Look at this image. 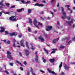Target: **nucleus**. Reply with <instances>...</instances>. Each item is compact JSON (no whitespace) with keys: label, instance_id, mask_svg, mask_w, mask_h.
<instances>
[{"label":"nucleus","instance_id":"1","mask_svg":"<svg viewBox=\"0 0 75 75\" xmlns=\"http://www.w3.org/2000/svg\"><path fill=\"white\" fill-rule=\"evenodd\" d=\"M61 8L62 10V13L64 15V16H63L62 17V19L64 20L65 18H66V14L65 13V12H64V7H62Z\"/></svg>","mask_w":75,"mask_h":75},{"label":"nucleus","instance_id":"2","mask_svg":"<svg viewBox=\"0 0 75 75\" xmlns=\"http://www.w3.org/2000/svg\"><path fill=\"white\" fill-rule=\"evenodd\" d=\"M15 17V16H12L11 17H10L9 18V19L11 21H17L18 19L16 18H14Z\"/></svg>","mask_w":75,"mask_h":75},{"label":"nucleus","instance_id":"3","mask_svg":"<svg viewBox=\"0 0 75 75\" xmlns=\"http://www.w3.org/2000/svg\"><path fill=\"white\" fill-rule=\"evenodd\" d=\"M46 30L47 31H49L50 30H52V26H47L46 27Z\"/></svg>","mask_w":75,"mask_h":75},{"label":"nucleus","instance_id":"4","mask_svg":"<svg viewBox=\"0 0 75 75\" xmlns=\"http://www.w3.org/2000/svg\"><path fill=\"white\" fill-rule=\"evenodd\" d=\"M37 53L38 52H35V54L36 55V58H35V61L37 63H38V55H37Z\"/></svg>","mask_w":75,"mask_h":75},{"label":"nucleus","instance_id":"5","mask_svg":"<svg viewBox=\"0 0 75 75\" xmlns=\"http://www.w3.org/2000/svg\"><path fill=\"white\" fill-rule=\"evenodd\" d=\"M33 22L34 23V24L35 26V27H37L38 28H39V29H40V28H39V27H38V25H37V21L35 19H34Z\"/></svg>","mask_w":75,"mask_h":75},{"label":"nucleus","instance_id":"6","mask_svg":"<svg viewBox=\"0 0 75 75\" xmlns=\"http://www.w3.org/2000/svg\"><path fill=\"white\" fill-rule=\"evenodd\" d=\"M10 36L11 37H13L14 36V35H15V36H16L17 35V33H16L15 32H13L12 33H9Z\"/></svg>","mask_w":75,"mask_h":75},{"label":"nucleus","instance_id":"7","mask_svg":"<svg viewBox=\"0 0 75 75\" xmlns=\"http://www.w3.org/2000/svg\"><path fill=\"white\" fill-rule=\"evenodd\" d=\"M35 6H38V7H43V6H44V5L42 4H39L38 3H37L35 4Z\"/></svg>","mask_w":75,"mask_h":75},{"label":"nucleus","instance_id":"8","mask_svg":"<svg viewBox=\"0 0 75 75\" xmlns=\"http://www.w3.org/2000/svg\"><path fill=\"white\" fill-rule=\"evenodd\" d=\"M7 57L8 58V59H10L11 60H13V57L11 55H8V56H7Z\"/></svg>","mask_w":75,"mask_h":75},{"label":"nucleus","instance_id":"9","mask_svg":"<svg viewBox=\"0 0 75 75\" xmlns=\"http://www.w3.org/2000/svg\"><path fill=\"white\" fill-rule=\"evenodd\" d=\"M1 29L2 30H0V32L1 33H3V32H4V31H5V29H4V27H0Z\"/></svg>","mask_w":75,"mask_h":75},{"label":"nucleus","instance_id":"10","mask_svg":"<svg viewBox=\"0 0 75 75\" xmlns=\"http://www.w3.org/2000/svg\"><path fill=\"white\" fill-rule=\"evenodd\" d=\"M20 42L21 44V46L23 47H25V46L24 45V41H23V40L21 41Z\"/></svg>","mask_w":75,"mask_h":75},{"label":"nucleus","instance_id":"11","mask_svg":"<svg viewBox=\"0 0 75 75\" xmlns=\"http://www.w3.org/2000/svg\"><path fill=\"white\" fill-rule=\"evenodd\" d=\"M57 50V48H56V49H52V50L53 51H52L51 52V54H54V53H55V52L56 51H56V50Z\"/></svg>","mask_w":75,"mask_h":75},{"label":"nucleus","instance_id":"12","mask_svg":"<svg viewBox=\"0 0 75 75\" xmlns=\"http://www.w3.org/2000/svg\"><path fill=\"white\" fill-rule=\"evenodd\" d=\"M39 40H40L41 42H44V38H42L41 36L39 37Z\"/></svg>","mask_w":75,"mask_h":75},{"label":"nucleus","instance_id":"13","mask_svg":"<svg viewBox=\"0 0 75 75\" xmlns=\"http://www.w3.org/2000/svg\"><path fill=\"white\" fill-rule=\"evenodd\" d=\"M64 68L66 70H69V67L68 66V65H67V64L65 65Z\"/></svg>","mask_w":75,"mask_h":75},{"label":"nucleus","instance_id":"14","mask_svg":"<svg viewBox=\"0 0 75 75\" xmlns=\"http://www.w3.org/2000/svg\"><path fill=\"white\" fill-rule=\"evenodd\" d=\"M25 52L26 56L27 57H28V55H29V54H28V52H29V51H28V50H25Z\"/></svg>","mask_w":75,"mask_h":75},{"label":"nucleus","instance_id":"15","mask_svg":"<svg viewBox=\"0 0 75 75\" xmlns=\"http://www.w3.org/2000/svg\"><path fill=\"white\" fill-rule=\"evenodd\" d=\"M73 22V21H71L69 22L67 21L66 22V23H68V24H69V25H70V26H71V23H72Z\"/></svg>","mask_w":75,"mask_h":75},{"label":"nucleus","instance_id":"16","mask_svg":"<svg viewBox=\"0 0 75 75\" xmlns=\"http://www.w3.org/2000/svg\"><path fill=\"white\" fill-rule=\"evenodd\" d=\"M49 61H50V62L53 63V62H54V61H55V59H50Z\"/></svg>","mask_w":75,"mask_h":75},{"label":"nucleus","instance_id":"17","mask_svg":"<svg viewBox=\"0 0 75 75\" xmlns=\"http://www.w3.org/2000/svg\"><path fill=\"white\" fill-rule=\"evenodd\" d=\"M23 10H24V8H21V9H19L17 10V11H18V12L19 13L20 12H21V11H23Z\"/></svg>","mask_w":75,"mask_h":75},{"label":"nucleus","instance_id":"18","mask_svg":"<svg viewBox=\"0 0 75 75\" xmlns=\"http://www.w3.org/2000/svg\"><path fill=\"white\" fill-rule=\"evenodd\" d=\"M65 7H67V10H70V8H69V7H70V6L69 5H65Z\"/></svg>","mask_w":75,"mask_h":75},{"label":"nucleus","instance_id":"19","mask_svg":"<svg viewBox=\"0 0 75 75\" xmlns=\"http://www.w3.org/2000/svg\"><path fill=\"white\" fill-rule=\"evenodd\" d=\"M28 42H26L25 44L26 45V47H27L29 50H30V47L28 46Z\"/></svg>","mask_w":75,"mask_h":75},{"label":"nucleus","instance_id":"20","mask_svg":"<svg viewBox=\"0 0 75 75\" xmlns=\"http://www.w3.org/2000/svg\"><path fill=\"white\" fill-rule=\"evenodd\" d=\"M44 51H45V52L47 54H48V50L45 49V48H44Z\"/></svg>","mask_w":75,"mask_h":75},{"label":"nucleus","instance_id":"21","mask_svg":"<svg viewBox=\"0 0 75 75\" xmlns=\"http://www.w3.org/2000/svg\"><path fill=\"white\" fill-rule=\"evenodd\" d=\"M32 11V10L31 9H28V14H30L31 13V11Z\"/></svg>","mask_w":75,"mask_h":75},{"label":"nucleus","instance_id":"22","mask_svg":"<svg viewBox=\"0 0 75 75\" xmlns=\"http://www.w3.org/2000/svg\"><path fill=\"white\" fill-rule=\"evenodd\" d=\"M42 59L43 60V62H44V63H45V62H46V60L44 59V57H42Z\"/></svg>","mask_w":75,"mask_h":75},{"label":"nucleus","instance_id":"23","mask_svg":"<svg viewBox=\"0 0 75 75\" xmlns=\"http://www.w3.org/2000/svg\"><path fill=\"white\" fill-rule=\"evenodd\" d=\"M16 62L17 64H20V65H21V66H22V64H21V63H20V62L18 61H16Z\"/></svg>","mask_w":75,"mask_h":75},{"label":"nucleus","instance_id":"24","mask_svg":"<svg viewBox=\"0 0 75 75\" xmlns=\"http://www.w3.org/2000/svg\"><path fill=\"white\" fill-rule=\"evenodd\" d=\"M28 31L29 32H31V29L29 27H28Z\"/></svg>","mask_w":75,"mask_h":75},{"label":"nucleus","instance_id":"25","mask_svg":"<svg viewBox=\"0 0 75 75\" xmlns=\"http://www.w3.org/2000/svg\"><path fill=\"white\" fill-rule=\"evenodd\" d=\"M53 43H56L57 42V40L54 39L52 41Z\"/></svg>","mask_w":75,"mask_h":75},{"label":"nucleus","instance_id":"26","mask_svg":"<svg viewBox=\"0 0 75 75\" xmlns=\"http://www.w3.org/2000/svg\"><path fill=\"white\" fill-rule=\"evenodd\" d=\"M71 40H70L69 41H67V45H69L70 43H71Z\"/></svg>","mask_w":75,"mask_h":75},{"label":"nucleus","instance_id":"27","mask_svg":"<svg viewBox=\"0 0 75 75\" xmlns=\"http://www.w3.org/2000/svg\"><path fill=\"white\" fill-rule=\"evenodd\" d=\"M29 23L30 24H31L32 23V21L31 19L30 18H29Z\"/></svg>","mask_w":75,"mask_h":75},{"label":"nucleus","instance_id":"28","mask_svg":"<svg viewBox=\"0 0 75 75\" xmlns=\"http://www.w3.org/2000/svg\"><path fill=\"white\" fill-rule=\"evenodd\" d=\"M7 56H8V55H10L11 54V53L9 51H7Z\"/></svg>","mask_w":75,"mask_h":75},{"label":"nucleus","instance_id":"29","mask_svg":"<svg viewBox=\"0 0 75 75\" xmlns=\"http://www.w3.org/2000/svg\"><path fill=\"white\" fill-rule=\"evenodd\" d=\"M60 48H65V46L62 45H61L60 46Z\"/></svg>","mask_w":75,"mask_h":75},{"label":"nucleus","instance_id":"30","mask_svg":"<svg viewBox=\"0 0 75 75\" xmlns=\"http://www.w3.org/2000/svg\"><path fill=\"white\" fill-rule=\"evenodd\" d=\"M62 62H61L59 65V68H61V67L62 66Z\"/></svg>","mask_w":75,"mask_h":75},{"label":"nucleus","instance_id":"31","mask_svg":"<svg viewBox=\"0 0 75 75\" xmlns=\"http://www.w3.org/2000/svg\"><path fill=\"white\" fill-rule=\"evenodd\" d=\"M38 25H40L41 26H42V23H40V22H38Z\"/></svg>","mask_w":75,"mask_h":75},{"label":"nucleus","instance_id":"32","mask_svg":"<svg viewBox=\"0 0 75 75\" xmlns=\"http://www.w3.org/2000/svg\"><path fill=\"white\" fill-rule=\"evenodd\" d=\"M4 72H5V73H6V74H9L7 70H5V71H4Z\"/></svg>","mask_w":75,"mask_h":75},{"label":"nucleus","instance_id":"33","mask_svg":"<svg viewBox=\"0 0 75 75\" xmlns=\"http://www.w3.org/2000/svg\"><path fill=\"white\" fill-rule=\"evenodd\" d=\"M52 74H53V75H57V74H56L54 71L52 72Z\"/></svg>","mask_w":75,"mask_h":75},{"label":"nucleus","instance_id":"34","mask_svg":"<svg viewBox=\"0 0 75 75\" xmlns=\"http://www.w3.org/2000/svg\"><path fill=\"white\" fill-rule=\"evenodd\" d=\"M0 5L1 6H4V5L3 4V3H2V2H0Z\"/></svg>","mask_w":75,"mask_h":75},{"label":"nucleus","instance_id":"35","mask_svg":"<svg viewBox=\"0 0 75 75\" xmlns=\"http://www.w3.org/2000/svg\"><path fill=\"white\" fill-rule=\"evenodd\" d=\"M6 44H10V41L8 40L6 42Z\"/></svg>","mask_w":75,"mask_h":75},{"label":"nucleus","instance_id":"36","mask_svg":"<svg viewBox=\"0 0 75 75\" xmlns=\"http://www.w3.org/2000/svg\"><path fill=\"white\" fill-rule=\"evenodd\" d=\"M13 45L14 47H15L16 46V43L15 42H13Z\"/></svg>","mask_w":75,"mask_h":75},{"label":"nucleus","instance_id":"37","mask_svg":"<svg viewBox=\"0 0 75 75\" xmlns=\"http://www.w3.org/2000/svg\"><path fill=\"white\" fill-rule=\"evenodd\" d=\"M10 65L11 66H13V65H14V64L13 63H10Z\"/></svg>","mask_w":75,"mask_h":75},{"label":"nucleus","instance_id":"38","mask_svg":"<svg viewBox=\"0 0 75 75\" xmlns=\"http://www.w3.org/2000/svg\"><path fill=\"white\" fill-rule=\"evenodd\" d=\"M15 8V6H11V8Z\"/></svg>","mask_w":75,"mask_h":75},{"label":"nucleus","instance_id":"39","mask_svg":"<svg viewBox=\"0 0 75 75\" xmlns=\"http://www.w3.org/2000/svg\"><path fill=\"white\" fill-rule=\"evenodd\" d=\"M48 71L49 73H51L52 74V72H54V71H52L51 70H48Z\"/></svg>","mask_w":75,"mask_h":75},{"label":"nucleus","instance_id":"40","mask_svg":"<svg viewBox=\"0 0 75 75\" xmlns=\"http://www.w3.org/2000/svg\"><path fill=\"white\" fill-rule=\"evenodd\" d=\"M65 75V73H64V72H62L61 74L60 75Z\"/></svg>","mask_w":75,"mask_h":75},{"label":"nucleus","instance_id":"41","mask_svg":"<svg viewBox=\"0 0 75 75\" xmlns=\"http://www.w3.org/2000/svg\"><path fill=\"white\" fill-rule=\"evenodd\" d=\"M5 35H7V34H8V32H7V31H5Z\"/></svg>","mask_w":75,"mask_h":75},{"label":"nucleus","instance_id":"42","mask_svg":"<svg viewBox=\"0 0 75 75\" xmlns=\"http://www.w3.org/2000/svg\"><path fill=\"white\" fill-rule=\"evenodd\" d=\"M1 41H3L4 42H6V41H7V40H1Z\"/></svg>","mask_w":75,"mask_h":75},{"label":"nucleus","instance_id":"43","mask_svg":"<svg viewBox=\"0 0 75 75\" xmlns=\"http://www.w3.org/2000/svg\"><path fill=\"white\" fill-rule=\"evenodd\" d=\"M67 20H69L71 19V18H70V17H67Z\"/></svg>","mask_w":75,"mask_h":75},{"label":"nucleus","instance_id":"44","mask_svg":"<svg viewBox=\"0 0 75 75\" xmlns=\"http://www.w3.org/2000/svg\"><path fill=\"white\" fill-rule=\"evenodd\" d=\"M57 7H59V2H58L57 3Z\"/></svg>","mask_w":75,"mask_h":75},{"label":"nucleus","instance_id":"45","mask_svg":"<svg viewBox=\"0 0 75 75\" xmlns=\"http://www.w3.org/2000/svg\"><path fill=\"white\" fill-rule=\"evenodd\" d=\"M27 75H30V71H28V72L27 73Z\"/></svg>","mask_w":75,"mask_h":75},{"label":"nucleus","instance_id":"46","mask_svg":"<svg viewBox=\"0 0 75 75\" xmlns=\"http://www.w3.org/2000/svg\"><path fill=\"white\" fill-rule=\"evenodd\" d=\"M44 12H41L40 13V14H44Z\"/></svg>","mask_w":75,"mask_h":75},{"label":"nucleus","instance_id":"47","mask_svg":"<svg viewBox=\"0 0 75 75\" xmlns=\"http://www.w3.org/2000/svg\"><path fill=\"white\" fill-rule=\"evenodd\" d=\"M73 41H75V36L72 38Z\"/></svg>","mask_w":75,"mask_h":75},{"label":"nucleus","instance_id":"48","mask_svg":"<svg viewBox=\"0 0 75 75\" xmlns=\"http://www.w3.org/2000/svg\"><path fill=\"white\" fill-rule=\"evenodd\" d=\"M19 54L20 56L22 57V54H21V53L19 52Z\"/></svg>","mask_w":75,"mask_h":75},{"label":"nucleus","instance_id":"49","mask_svg":"<svg viewBox=\"0 0 75 75\" xmlns=\"http://www.w3.org/2000/svg\"><path fill=\"white\" fill-rule=\"evenodd\" d=\"M20 69L21 71H23V68L22 67H20Z\"/></svg>","mask_w":75,"mask_h":75},{"label":"nucleus","instance_id":"50","mask_svg":"<svg viewBox=\"0 0 75 75\" xmlns=\"http://www.w3.org/2000/svg\"><path fill=\"white\" fill-rule=\"evenodd\" d=\"M4 13L5 14H9L10 13V12H7Z\"/></svg>","mask_w":75,"mask_h":75},{"label":"nucleus","instance_id":"51","mask_svg":"<svg viewBox=\"0 0 75 75\" xmlns=\"http://www.w3.org/2000/svg\"><path fill=\"white\" fill-rule=\"evenodd\" d=\"M31 69L30 70V71L31 72H33V69H32V67H31Z\"/></svg>","mask_w":75,"mask_h":75},{"label":"nucleus","instance_id":"52","mask_svg":"<svg viewBox=\"0 0 75 75\" xmlns=\"http://www.w3.org/2000/svg\"><path fill=\"white\" fill-rule=\"evenodd\" d=\"M2 13H3V12H2V11H1L0 13V16H2Z\"/></svg>","mask_w":75,"mask_h":75},{"label":"nucleus","instance_id":"53","mask_svg":"<svg viewBox=\"0 0 75 75\" xmlns=\"http://www.w3.org/2000/svg\"><path fill=\"white\" fill-rule=\"evenodd\" d=\"M9 5H10V4H9V3L6 4V6L7 7H8V6H9Z\"/></svg>","mask_w":75,"mask_h":75},{"label":"nucleus","instance_id":"54","mask_svg":"<svg viewBox=\"0 0 75 75\" xmlns=\"http://www.w3.org/2000/svg\"><path fill=\"white\" fill-rule=\"evenodd\" d=\"M23 64L25 65H27V63L26 62H24Z\"/></svg>","mask_w":75,"mask_h":75},{"label":"nucleus","instance_id":"55","mask_svg":"<svg viewBox=\"0 0 75 75\" xmlns=\"http://www.w3.org/2000/svg\"><path fill=\"white\" fill-rule=\"evenodd\" d=\"M42 3H46V2L45 1L43 0L42 2Z\"/></svg>","mask_w":75,"mask_h":75},{"label":"nucleus","instance_id":"56","mask_svg":"<svg viewBox=\"0 0 75 75\" xmlns=\"http://www.w3.org/2000/svg\"><path fill=\"white\" fill-rule=\"evenodd\" d=\"M40 72H42V73H45V71L42 70H40Z\"/></svg>","mask_w":75,"mask_h":75},{"label":"nucleus","instance_id":"57","mask_svg":"<svg viewBox=\"0 0 75 75\" xmlns=\"http://www.w3.org/2000/svg\"><path fill=\"white\" fill-rule=\"evenodd\" d=\"M18 37L19 38H21V37H22V36H21V35H18Z\"/></svg>","mask_w":75,"mask_h":75},{"label":"nucleus","instance_id":"58","mask_svg":"<svg viewBox=\"0 0 75 75\" xmlns=\"http://www.w3.org/2000/svg\"><path fill=\"white\" fill-rule=\"evenodd\" d=\"M51 14H52L53 16H54V13H53L52 12H51Z\"/></svg>","mask_w":75,"mask_h":75},{"label":"nucleus","instance_id":"59","mask_svg":"<svg viewBox=\"0 0 75 75\" xmlns=\"http://www.w3.org/2000/svg\"><path fill=\"white\" fill-rule=\"evenodd\" d=\"M55 1V0H52L51 1V3H54Z\"/></svg>","mask_w":75,"mask_h":75},{"label":"nucleus","instance_id":"60","mask_svg":"<svg viewBox=\"0 0 75 75\" xmlns=\"http://www.w3.org/2000/svg\"><path fill=\"white\" fill-rule=\"evenodd\" d=\"M40 18L41 19V20H44V18H42V17H40Z\"/></svg>","mask_w":75,"mask_h":75},{"label":"nucleus","instance_id":"61","mask_svg":"<svg viewBox=\"0 0 75 75\" xmlns=\"http://www.w3.org/2000/svg\"><path fill=\"white\" fill-rule=\"evenodd\" d=\"M73 28H75V24H74L73 25Z\"/></svg>","mask_w":75,"mask_h":75},{"label":"nucleus","instance_id":"62","mask_svg":"<svg viewBox=\"0 0 75 75\" xmlns=\"http://www.w3.org/2000/svg\"><path fill=\"white\" fill-rule=\"evenodd\" d=\"M30 1H28L27 2L25 3L26 4H27V3H30Z\"/></svg>","mask_w":75,"mask_h":75},{"label":"nucleus","instance_id":"63","mask_svg":"<svg viewBox=\"0 0 75 75\" xmlns=\"http://www.w3.org/2000/svg\"><path fill=\"white\" fill-rule=\"evenodd\" d=\"M21 1L22 2V3H24V1H23V0H22Z\"/></svg>","mask_w":75,"mask_h":75},{"label":"nucleus","instance_id":"64","mask_svg":"<svg viewBox=\"0 0 75 75\" xmlns=\"http://www.w3.org/2000/svg\"><path fill=\"white\" fill-rule=\"evenodd\" d=\"M53 11H54V12H57V10L56 9H54L53 10Z\"/></svg>","mask_w":75,"mask_h":75}]
</instances>
